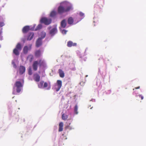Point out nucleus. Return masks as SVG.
Returning a JSON list of instances; mask_svg holds the SVG:
<instances>
[{
    "mask_svg": "<svg viewBox=\"0 0 146 146\" xmlns=\"http://www.w3.org/2000/svg\"><path fill=\"white\" fill-rule=\"evenodd\" d=\"M23 86V85L19 81H16L15 84L13 87V93L15 94V91L17 93H19L21 91V88Z\"/></svg>",
    "mask_w": 146,
    "mask_h": 146,
    "instance_id": "obj_1",
    "label": "nucleus"
},
{
    "mask_svg": "<svg viewBox=\"0 0 146 146\" xmlns=\"http://www.w3.org/2000/svg\"><path fill=\"white\" fill-rule=\"evenodd\" d=\"M45 65V62L44 60L40 59L38 60L35 61L33 63L32 67L34 71H36L38 69V65L41 67Z\"/></svg>",
    "mask_w": 146,
    "mask_h": 146,
    "instance_id": "obj_2",
    "label": "nucleus"
},
{
    "mask_svg": "<svg viewBox=\"0 0 146 146\" xmlns=\"http://www.w3.org/2000/svg\"><path fill=\"white\" fill-rule=\"evenodd\" d=\"M72 8L71 6H68L66 7H64L62 6H59L58 9V13L60 14L69 11Z\"/></svg>",
    "mask_w": 146,
    "mask_h": 146,
    "instance_id": "obj_3",
    "label": "nucleus"
},
{
    "mask_svg": "<svg viewBox=\"0 0 146 146\" xmlns=\"http://www.w3.org/2000/svg\"><path fill=\"white\" fill-rule=\"evenodd\" d=\"M51 19H47L46 18L44 17L42 18L40 20L41 23H43L46 25H48L50 24L51 22Z\"/></svg>",
    "mask_w": 146,
    "mask_h": 146,
    "instance_id": "obj_4",
    "label": "nucleus"
},
{
    "mask_svg": "<svg viewBox=\"0 0 146 146\" xmlns=\"http://www.w3.org/2000/svg\"><path fill=\"white\" fill-rule=\"evenodd\" d=\"M44 36L42 37V38H39L37 40L36 42V46L37 47H39L42 44V39L44 38L46 35V33H44L43 34Z\"/></svg>",
    "mask_w": 146,
    "mask_h": 146,
    "instance_id": "obj_5",
    "label": "nucleus"
},
{
    "mask_svg": "<svg viewBox=\"0 0 146 146\" xmlns=\"http://www.w3.org/2000/svg\"><path fill=\"white\" fill-rule=\"evenodd\" d=\"M56 85L57 88H56V91H58L61 88L62 86V81L60 80H58L56 82Z\"/></svg>",
    "mask_w": 146,
    "mask_h": 146,
    "instance_id": "obj_6",
    "label": "nucleus"
},
{
    "mask_svg": "<svg viewBox=\"0 0 146 146\" xmlns=\"http://www.w3.org/2000/svg\"><path fill=\"white\" fill-rule=\"evenodd\" d=\"M57 28L56 27H55L50 31L49 33L51 36H53L57 33Z\"/></svg>",
    "mask_w": 146,
    "mask_h": 146,
    "instance_id": "obj_7",
    "label": "nucleus"
},
{
    "mask_svg": "<svg viewBox=\"0 0 146 146\" xmlns=\"http://www.w3.org/2000/svg\"><path fill=\"white\" fill-rule=\"evenodd\" d=\"M40 76L37 73L33 75V78L35 81L38 82L40 80Z\"/></svg>",
    "mask_w": 146,
    "mask_h": 146,
    "instance_id": "obj_8",
    "label": "nucleus"
},
{
    "mask_svg": "<svg viewBox=\"0 0 146 146\" xmlns=\"http://www.w3.org/2000/svg\"><path fill=\"white\" fill-rule=\"evenodd\" d=\"M31 48V46H30L28 47L27 46H25L24 47L23 49V52L24 54H26L27 53L28 51L30 50Z\"/></svg>",
    "mask_w": 146,
    "mask_h": 146,
    "instance_id": "obj_9",
    "label": "nucleus"
},
{
    "mask_svg": "<svg viewBox=\"0 0 146 146\" xmlns=\"http://www.w3.org/2000/svg\"><path fill=\"white\" fill-rule=\"evenodd\" d=\"M77 44L76 43H73L72 41H69L67 42V46L68 47H71L72 46H76Z\"/></svg>",
    "mask_w": 146,
    "mask_h": 146,
    "instance_id": "obj_10",
    "label": "nucleus"
},
{
    "mask_svg": "<svg viewBox=\"0 0 146 146\" xmlns=\"http://www.w3.org/2000/svg\"><path fill=\"white\" fill-rule=\"evenodd\" d=\"M25 68L23 66H21L19 68V73L20 74H23L25 71Z\"/></svg>",
    "mask_w": 146,
    "mask_h": 146,
    "instance_id": "obj_11",
    "label": "nucleus"
},
{
    "mask_svg": "<svg viewBox=\"0 0 146 146\" xmlns=\"http://www.w3.org/2000/svg\"><path fill=\"white\" fill-rule=\"evenodd\" d=\"M34 58L33 55L30 54L27 56V59L30 62H31L33 60Z\"/></svg>",
    "mask_w": 146,
    "mask_h": 146,
    "instance_id": "obj_12",
    "label": "nucleus"
},
{
    "mask_svg": "<svg viewBox=\"0 0 146 146\" xmlns=\"http://www.w3.org/2000/svg\"><path fill=\"white\" fill-rule=\"evenodd\" d=\"M29 29V27L28 26H26L23 27L22 29V32L23 33H27Z\"/></svg>",
    "mask_w": 146,
    "mask_h": 146,
    "instance_id": "obj_13",
    "label": "nucleus"
},
{
    "mask_svg": "<svg viewBox=\"0 0 146 146\" xmlns=\"http://www.w3.org/2000/svg\"><path fill=\"white\" fill-rule=\"evenodd\" d=\"M34 36V34L33 33H30L29 34L27 37V40H32Z\"/></svg>",
    "mask_w": 146,
    "mask_h": 146,
    "instance_id": "obj_14",
    "label": "nucleus"
},
{
    "mask_svg": "<svg viewBox=\"0 0 146 146\" xmlns=\"http://www.w3.org/2000/svg\"><path fill=\"white\" fill-rule=\"evenodd\" d=\"M66 20L65 19L62 20L61 23V27L63 28H65L66 27Z\"/></svg>",
    "mask_w": 146,
    "mask_h": 146,
    "instance_id": "obj_15",
    "label": "nucleus"
},
{
    "mask_svg": "<svg viewBox=\"0 0 146 146\" xmlns=\"http://www.w3.org/2000/svg\"><path fill=\"white\" fill-rule=\"evenodd\" d=\"M63 123L62 122H60L59 125L58 131H62L63 130Z\"/></svg>",
    "mask_w": 146,
    "mask_h": 146,
    "instance_id": "obj_16",
    "label": "nucleus"
},
{
    "mask_svg": "<svg viewBox=\"0 0 146 146\" xmlns=\"http://www.w3.org/2000/svg\"><path fill=\"white\" fill-rule=\"evenodd\" d=\"M58 71L60 76L62 78H64V72L61 69H59Z\"/></svg>",
    "mask_w": 146,
    "mask_h": 146,
    "instance_id": "obj_17",
    "label": "nucleus"
},
{
    "mask_svg": "<svg viewBox=\"0 0 146 146\" xmlns=\"http://www.w3.org/2000/svg\"><path fill=\"white\" fill-rule=\"evenodd\" d=\"M74 22V19L72 17L69 18L68 20V23L69 25L72 24Z\"/></svg>",
    "mask_w": 146,
    "mask_h": 146,
    "instance_id": "obj_18",
    "label": "nucleus"
},
{
    "mask_svg": "<svg viewBox=\"0 0 146 146\" xmlns=\"http://www.w3.org/2000/svg\"><path fill=\"white\" fill-rule=\"evenodd\" d=\"M41 54V52L40 50H36L35 52V56L37 57H40V56Z\"/></svg>",
    "mask_w": 146,
    "mask_h": 146,
    "instance_id": "obj_19",
    "label": "nucleus"
},
{
    "mask_svg": "<svg viewBox=\"0 0 146 146\" xmlns=\"http://www.w3.org/2000/svg\"><path fill=\"white\" fill-rule=\"evenodd\" d=\"M19 51L18 49H17V48H15L13 50V53L17 56L19 55Z\"/></svg>",
    "mask_w": 146,
    "mask_h": 146,
    "instance_id": "obj_20",
    "label": "nucleus"
},
{
    "mask_svg": "<svg viewBox=\"0 0 146 146\" xmlns=\"http://www.w3.org/2000/svg\"><path fill=\"white\" fill-rule=\"evenodd\" d=\"M56 14L57 13L55 11H52L50 13V16L51 17H54L56 15Z\"/></svg>",
    "mask_w": 146,
    "mask_h": 146,
    "instance_id": "obj_21",
    "label": "nucleus"
},
{
    "mask_svg": "<svg viewBox=\"0 0 146 146\" xmlns=\"http://www.w3.org/2000/svg\"><path fill=\"white\" fill-rule=\"evenodd\" d=\"M44 83V82L43 81H40L38 84V87L40 88H43V84Z\"/></svg>",
    "mask_w": 146,
    "mask_h": 146,
    "instance_id": "obj_22",
    "label": "nucleus"
},
{
    "mask_svg": "<svg viewBox=\"0 0 146 146\" xmlns=\"http://www.w3.org/2000/svg\"><path fill=\"white\" fill-rule=\"evenodd\" d=\"M62 117L63 120H66L68 118V116L65 113H63L62 115Z\"/></svg>",
    "mask_w": 146,
    "mask_h": 146,
    "instance_id": "obj_23",
    "label": "nucleus"
},
{
    "mask_svg": "<svg viewBox=\"0 0 146 146\" xmlns=\"http://www.w3.org/2000/svg\"><path fill=\"white\" fill-rule=\"evenodd\" d=\"M70 123H69V125H68L65 127V128L66 129H68L69 130L72 129H73L72 126H70Z\"/></svg>",
    "mask_w": 146,
    "mask_h": 146,
    "instance_id": "obj_24",
    "label": "nucleus"
},
{
    "mask_svg": "<svg viewBox=\"0 0 146 146\" xmlns=\"http://www.w3.org/2000/svg\"><path fill=\"white\" fill-rule=\"evenodd\" d=\"M15 48H17V49L20 51L21 50V44L19 43H18L16 46Z\"/></svg>",
    "mask_w": 146,
    "mask_h": 146,
    "instance_id": "obj_25",
    "label": "nucleus"
},
{
    "mask_svg": "<svg viewBox=\"0 0 146 146\" xmlns=\"http://www.w3.org/2000/svg\"><path fill=\"white\" fill-rule=\"evenodd\" d=\"M33 74L31 68V67H29L28 69V74L29 75H31Z\"/></svg>",
    "mask_w": 146,
    "mask_h": 146,
    "instance_id": "obj_26",
    "label": "nucleus"
},
{
    "mask_svg": "<svg viewBox=\"0 0 146 146\" xmlns=\"http://www.w3.org/2000/svg\"><path fill=\"white\" fill-rule=\"evenodd\" d=\"M78 106L77 105H76L75 106L74 111L75 113L76 114H78Z\"/></svg>",
    "mask_w": 146,
    "mask_h": 146,
    "instance_id": "obj_27",
    "label": "nucleus"
},
{
    "mask_svg": "<svg viewBox=\"0 0 146 146\" xmlns=\"http://www.w3.org/2000/svg\"><path fill=\"white\" fill-rule=\"evenodd\" d=\"M42 27V25L39 24L37 26V27L36 28V30H38L40 29Z\"/></svg>",
    "mask_w": 146,
    "mask_h": 146,
    "instance_id": "obj_28",
    "label": "nucleus"
},
{
    "mask_svg": "<svg viewBox=\"0 0 146 146\" xmlns=\"http://www.w3.org/2000/svg\"><path fill=\"white\" fill-rule=\"evenodd\" d=\"M48 86V84L47 82H44V84L43 85V88L47 87Z\"/></svg>",
    "mask_w": 146,
    "mask_h": 146,
    "instance_id": "obj_29",
    "label": "nucleus"
},
{
    "mask_svg": "<svg viewBox=\"0 0 146 146\" xmlns=\"http://www.w3.org/2000/svg\"><path fill=\"white\" fill-rule=\"evenodd\" d=\"M67 31L65 30H64L62 31V33L63 34H66Z\"/></svg>",
    "mask_w": 146,
    "mask_h": 146,
    "instance_id": "obj_30",
    "label": "nucleus"
},
{
    "mask_svg": "<svg viewBox=\"0 0 146 146\" xmlns=\"http://www.w3.org/2000/svg\"><path fill=\"white\" fill-rule=\"evenodd\" d=\"M79 15L81 17H84V14L82 12L80 13Z\"/></svg>",
    "mask_w": 146,
    "mask_h": 146,
    "instance_id": "obj_31",
    "label": "nucleus"
},
{
    "mask_svg": "<svg viewBox=\"0 0 146 146\" xmlns=\"http://www.w3.org/2000/svg\"><path fill=\"white\" fill-rule=\"evenodd\" d=\"M4 25V23L3 22L0 23V27H2Z\"/></svg>",
    "mask_w": 146,
    "mask_h": 146,
    "instance_id": "obj_32",
    "label": "nucleus"
},
{
    "mask_svg": "<svg viewBox=\"0 0 146 146\" xmlns=\"http://www.w3.org/2000/svg\"><path fill=\"white\" fill-rule=\"evenodd\" d=\"M139 97L141 98V100H142L143 99V97L142 95H139Z\"/></svg>",
    "mask_w": 146,
    "mask_h": 146,
    "instance_id": "obj_33",
    "label": "nucleus"
},
{
    "mask_svg": "<svg viewBox=\"0 0 146 146\" xmlns=\"http://www.w3.org/2000/svg\"><path fill=\"white\" fill-rule=\"evenodd\" d=\"M44 33H42V35H41V37H40L41 38H42V37H43V36H44V35H43V34H44Z\"/></svg>",
    "mask_w": 146,
    "mask_h": 146,
    "instance_id": "obj_34",
    "label": "nucleus"
},
{
    "mask_svg": "<svg viewBox=\"0 0 146 146\" xmlns=\"http://www.w3.org/2000/svg\"><path fill=\"white\" fill-rule=\"evenodd\" d=\"M140 88V87L139 86H138V87H136L135 88V89H139Z\"/></svg>",
    "mask_w": 146,
    "mask_h": 146,
    "instance_id": "obj_35",
    "label": "nucleus"
},
{
    "mask_svg": "<svg viewBox=\"0 0 146 146\" xmlns=\"http://www.w3.org/2000/svg\"><path fill=\"white\" fill-rule=\"evenodd\" d=\"M50 27H49V28H48V29H50Z\"/></svg>",
    "mask_w": 146,
    "mask_h": 146,
    "instance_id": "obj_36",
    "label": "nucleus"
},
{
    "mask_svg": "<svg viewBox=\"0 0 146 146\" xmlns=\"http://www.w3.org/2000/svg\"><path fill=\"white\" fill-rule=\"evenodd\" d=\"M88 76V75L86 76V77H87Z\"/></svg>",
    "mask_w": 146,
    "mask_h": 146,
    "instance_id": "obj_37",
    "label": "nucleus"
}]
</instances>
